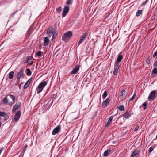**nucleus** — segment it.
I'll return each mask as SVG.
<instances>
[{
  "mask_svg": "<svg viewBox=\"0 0 157 157\" xmlns=\"http://www.w3.org/2000/svg\"><path fill=\"white\" fill-rule=\"evenodd\" d=\"M72 36V32L69 31L65 33L62 36V39L64 41H66L69 40Z\"/></svg>",
  "mask_w": 157,
  "mask_h": 157,
  "instance_id": "1",
  "label": "nucleus"
},
{
  "mask_svg": "<svg viewBox=\"0 0 157 157\" xmlns=\"http://www.w3.org/2000/svg\"><path fill=\"white\" fill-rule=\"evenodd\" d=\"M47 84V82L45 81L42 82L39 84L38 87L36 89L37 93H40L42 91L44 88L46 86Z\"/></svg>",
  "mask_w": 157,
  "mask_h": 157,
  "instance_id": "2",
  "label": "nucleus"
},
{
  "mask_svg": "<svg viewBox=\"0 0 157 157\" xmlns=\"http://www.w3.org/2000/svg\"><path fill=\"white\" fill-rule=\"evenodd\" d=\"M157 95V91L154 90L150 92L148 97V100L149 101H151L154 100Z\"/></svg>",
  "mask_w": 157,
  "mask_h": 157,
  "instance_id": "3",
  "label": "nucleus"
},
{
  "mask_svg": "<svg viewBox=\"0 0 157 157\" xmlns=\"http://www.w3.org/2000/svg\"><path fill=\"white\" fill-rule=\"evenodd\" d=\"M121 53L122 52H121L118 55L117 59L115 62V64L120 65V63L121 61V60L123 59V57L122 55L121 54Z\"/></svg>",
  "mask_w": 157,
  "mask_h": 157,
  "instance_id": "4",
  "label": "nucleus"
},
{
  "mask_svg": "<svg viewBox=\"0 0 157 157\" xmlns=\"http://www.w3.org/2000/svg\"><path fill=\"white\" fill-rule=\"evenodd\" d=\"M54 33H56L55 29L50 27L48 29L47 32V34L48 37H51Z\"/></svg>",
  "mask_w": 157,
  "mask_h": 157,
  "instance_id": "5",
  "label": "nucleus"
},
{
  "mask_svg": "<svg viewBox=\"0 0 157 157\" xmlns=\"http://www.w3.org/2000/svg\"><path fill=\"white\" fill-rule=\"evenodd\" d=\"M21 112L20 110L17 111L15 113L13 118L14 120L17 121L20 119Z\"/></svg>",
  "mask_w": 157,
  "mask_h": 157,
  "instance_id": "6",
  "label": "nucleus"
},
{
  "mask_svg": "<svg viewBox=\"0 0 157 157\" xmlns=\"http://www.w3.org/2000/svg\"><path fill=\"white\" fill-rule=\"evenodd\" d=\"M69 6H66L64 7L63 11L62 13V17H64L66 15L69 11Z\"/></svg>",
  "mask_w": 157,
  "mask_h": 157,
  "instance_id": "7",
  "label": "nucleus"
},
{
  "mask_svg": "<svg viewBox=\"0 0 157 157\" xmlns=\"http://www.w3.org/2000/svg\"><path fill=\"white\" fill-rule=\"evenodd\" d=\"M88 35L87 32L84 33L81 37V38L78 42V45H79L86 39Z\"/></svg>",
  "mask_w": 157,
  "mask_h": 157,
  "instance_id": "8",
  "label": "nucleus"
},
{
  "mask_svg": "<svg viewBox=\"0 0 157 157\" xmlns=\"http://www.w3.org/2000/svg\"><path fill=\"white\" fill-rule=\"evenodd\" d=\"M21 102H19L17 104H16L13 108L12 112L13 113H14L19 107H21Z\"/></svg>",
  "mask_w": 157,
  "mask_h": 157,
  "instance_id": "9",
  "label": "nucleus"
},
{
  "mask_svg": "<svg viewBox=\"0 0 157 157\" xmlns=\"http://www.w3.org/2000/svg\"><path fill=\"white\" fill-rule=\"evenodd\" d=\"M24 75V71L23 70H22L18 73L16 77L17 79H20L21 78H23Z\"/></svg>",
  "mask_w": 157,
  "mask_h": 157,
  "instance_id": "10",
  "label": "nucleus"
},
{
  "mask_svg": "<svg viewBox=\"0 0 157 157\" xmlns=\"http://www.w3.org/2000/svg\"><path fill=\"white\" fill-rule=\"evenodd\" d=\"M109 102L110 100L109 98H107L102 103L101 105L102 108H105L108 106L109 105Z\"/></svg>",
  "mask_w": 157,
  "mask_h": 157,
  "instance_id": "11",
  "label": "nucleus"
},
{
  "mask_svg": "<svg viewBox=\"0 0 157 157\" xmlns=\"http://www.w3.org/2000/svg\"><path fill=\"white\" fill-rule=\"evenodd\" d=\"M60 125H58L53 130L52 132V134L54 135L60 131Z\"/></svg>",
  "mask_w": 157,
  "mask_h": 157,
  "instance_id": "12",
  "label": "nucleus"
},
{
  "mask_svg": "<svg viewBox=\"0 0 157 157\" xmlns=\"http://www.w3.org/2000/svg\"><path fill=\"white\" fill-rule=\"evenodd\" d=\"M120 66V65H118L117 64H114V70L113 72V74L114 75H116L117 74V73L118 72V70L119 69Z\"/></svg>",
  "mask_w": 157,
  "mask_h": 157,
  "instance_id": "13",
  "label": "nucleus"
},
{
  "mask_svg": "<svg viewBox=\"0 0 157 157\" xmlns=\"http://www.w3.org/2000/svg\"><path fill=\"white\" fill-rule=\"evenodd\" d=\"M79 66H77L76 67H75L73 70L71 72V74H75L77 73L79 71Z\"/></svg>",
  "mask_w": 157,
  "mask_h": 157,
  "instance_id": "14",
  "label": "nucleus"
},
{
  "mask_svg": "<svg viewBox=\"0 0 157 157\" xmlns=\"http://www.w3.org/2000/svg\"><path fill=\"white\" fill-rule=\"evenodd\" d=\"M113 117L114 116H111L109 117V118L106 124V125L105 126L106 127H108L111 123Z\"/></svg>",
  "mask_w": 157,
  "mask_h": 157,
  "instance_id": "15",
  "label": "nucleus"
},
{
  "mask_svg": "<svg viewBox=\"0 0 157 157\" xmlns=\"http://www.w3.org/2000/svg\"><path fill=\"white\" fill-rule=\"evenodd\" d=\"M32 81V78H31L26 82L24 86V89H26L27 88L29 85L30 83Z\"/></svg>",
  "mask_w": 157,
  "mask_h": 157,
  "instance_id": "16",
  "label": "nucleus"
},
{
  "mask_svg": "<svg viewBox=\"0 0 157 157\" xmlns=\"http://www.w3.org/2000/svg\"><path fill=\"white\" fill-rule=\"evenodd\" d=\"M33 29L32 27H30L27 31V37L29 38L30 35L33 33Z\"/></svg>",
  "mask_w": 157,
  "mask_h": 157,
  "instance_id": "17",
  "label": "nucleus"
},
{
  "mask_svg": "<svg viewBox=\"0 0 157 157\" xmlns=\"http://www.w3.org/2000/svg\"><path fill=\"white\" fill-rule=\"evenodd\" d=\"M44 45L45 46L47 45L49 43V39L48 37H45L44 38Z\"/></svg>",
  "mask_w": 157,
  "mask_h": 157,
  "instance_id": "18",
  "label": "nucleus"
},
{
  "mask_svg": "<svg viewBox=\"0 0 157 157\" xmlns=\"http://www.w3.org/2000/svg\"><path fill=\"white\" fill-rule=\"evenodd\" d=\"M111 151V149L109 148L107 150H106L104 153V155L105 156H107L110 153Z\"/></svg>",
  "mask_w": 157,
  "mask_h": 157,
  "instance_id": "19",
  "label": "nucleus"
},
{
  "mask_svg": "<svg viewBox=\"0 0 157 157\" xmlns=\"http://www.w3.org/2000/svg\"><path fill=\"white\" fill-rule=\"evenodd\" d=\"M31 57L29 56L27 57L23 60V62L24 63H28L31 59Z\"/></svg>",
  "mask_w": 157,
  "mask_h": 157,
  "instance_id": "20",
  "label": "nucleus"
},
{
  "mask_svg": "<svg viewBox=\"0 0 157 157\" xmlns=\"http://www.w3.org/2000/svg\"><path fill=\"white\" fill-rule=\"evenodd\" d=\"M140 153L139 151L138 150H135L131 155L130 157H134Z\"/></svg>",
  "mask_w": 157,
  "mask_h": 157,
  "instance_id": "21",
  "label": "nucleus"
},
{
  "mask_svg": "<svg viewBox=\"0 0 157 157\" xmlns=\"http://www.w3.org/2000/svg\"><path fill=\"white\" fill-rule=\"evenodd\" d=\"M14 72L13 71L9 72V77L10 79H12L14 76Z\"/></svg>",
  "mask_w": 157,
  "mask_h": 157,
  "instance_id": "22",
  "label": "nucleus"
},
{
  "mask_svg": "<svg viewBox=\"0 0 157 157\" xmlns=\"http://www.w3.org/2000/svg\"><path fill=\"white\" fill-rule=\"evenodd\" d=\"M142 13V10H138L136 13V16L139 17Z\"/></svg>",
  "mask_w": 157,
  "mask_h": 157,
  "instance_id": "23",
  "label": "nucleus"
},
{
  "mask_svg": "<svg viewBox=\"0 0 157 157\" xmlns=\"http://www.w3.org/2000/svg\"><path fill=\"white\" fill-rule=\"evenodd\" d=\"M56 12L58 13H60L62 11V8L61 7L59 6L56 9Z\"/></svg>",
  "mask_w": 157,
  "mask_h": 157,
  "instance_id": "24",
  "label": "nucleus"
},
{
  "mask_svg": "<svg viewBox=\"0 0 157 157\" xmlns=\"http://www.w3.org/2000/svg\"><path fill=\"white\" fill-rule=\"evenodd\" d=\"M26 75H27L28 76H30L31 74V72L30 71V70L29 68H28L26 70Z\"/></svg>",
  "mask_w": 157,
  "mask_h": 157,
  "instance_id": "25",
  "label": "nucleus"
},
{
  "mask_svg": "<svg viewBox=\"0 0 157 157\" xmlns=\"http://www.w3.org/2000/svg\"><path fill=\"white\" fill-rule=\"evenodd\" d=\"M130 116L128 113V112H126L125 113L124 117L126 119H128L130 117Z\"/></svg>",
  "mask_w": 157,
  "mask_h": 157,
  "instance_id": "26",
  "label": "nucleus"
},
{
  "mask_svg": "<svg viewBox=\"0 0 157 157\" xmlns=\"http://www.w3.org/2000/svg\"><path fill=\"white\" fill-rule=\"evenodd\" d=\"M108 95V94L106 91H105L102 95V98L103 99L105 98Z\"/></svg>",
  "mask_w": 157,
  "mask_h": 157,
  "instance_id": "27",
  "label": "nucleus"
},
{
  "mask_svg": "<svg viewBox=\"0 0 157 157\" xmlns=\"http://www.w3.org/2000/svg\"><path fill=\"white\" fill-rule=\"evenodd\" d=\"M136 95V92H135L134 94H133L132 97L129 100L130 101H132L135 98Z\"/></svg>",
  "mask_w": 157,
  "mask_h": 157,
  "instance_id": "28",
  "label": "nucleus"
},
{
  "mask_svg": "<svg viewBox=\"0 0 157 157\" xmlns=\"http://www.w3.org/2000/svg\"><path fill=\"white\" fill-rule=\"evenodd\" d=\"M73 0H68L66 2V4L67 5H71L72 3Z\"/></svg>",
  "mask_w": 157,
  "mask_h": 157,
  "instance_id": "29",
  "label": "nucleus"
},
{
  "mask_svg": "<svg viewBox=\"0 0 157 157\" xmlns=\"http://www.w3.org/2000/svg\"><path fill=\"white\" fill-rule=\"evenodd\" d=\"M0 117H6V115L5 113V112H0Z\"/></svg>",
  "mask_w": 157,
  "mask_h": 157,
  "instance_id": "30",
  "label": "nucleus"
},
{
  "mask_svg": "<svg viewBox=\"0 0 157 157\" xmlns=\"http://www.w3.org/2000/svg\"><path fill=\"white\" fill-rule=\"evenodd\" d=\"M126 92V91L125 90L123 89V90L120 94V96L121 97H123L124 96V95Z\"/></svg>",
  "mask_w": 157,
  "mask_h": 157,
  "instance_id": "31",
  "label": "nucleus"
},
{
  "mask_svg": "<svg viewBox=\"0 0 157 157\" xmlns=\"http://www.w3.org/2000/svg\"><path fill=\"white\" fill-rule=\"evenodd\" d=\"M42 52L41 51H39L36 52V55L37 56L40 57L41 56Z\"/></svg>",
  "mask_w": 157,
  "mask_h": 157,
  "instance_id": "32",
  "label": "nucleus"
},
{
  "mask_svg": "<svg viewBox=\"0 0 157 157\" xmlns=\"http://www.w3.org/2000/svg\"><path fill=\"white\" fill-rule=\"evenodd\" d=\"M152 74H157V68H155L152 71Z\"/></svg>",
  "mask_w": 157,
  "mask_h": 157,
  "instance_id": "33",
  "label": "nucleus"
},
{
  "mask_svg": "<svg viewBox=\"0 0 157 157\" xmlns=\"http://www.w3.org/2000/svg\"><path fill=\"white\" fill-rule=\"evenodd\" d=\"M3 102L5 104H6L8 102L7 98L5 97L3 99Z\"/></svg>",
  "mask_w": 157,
  "mask_h": 157,
  "instance_id": "34",
  "label": "nucleus"
},
{
  "mask_svg": "<svg viewBox=\"0 0 157 157\" xmlns=\"http://www.w3.org/2000/svg\"><path fill=\"white\" fill-rule=\"evenodd\" d=\"M147 104V102H145L142 104V105L141 106H144V109L145 110L146 109Z\"/></svg>",
  "mask_w": 157,
  "mask_h": 157,
  "instance_id": "35",
  "label": "nucleus"
},
{
  "mask_svg": "<svg viewBox=\"0 0 157 157\" xmlns=\"http://www.w3.org/2000/svg\"><path fill=\"white\" fill-rule=\"evenodd\" d=\"M118 109L120 110L121 111H124V106L122 105L120 106L119 107Z\"/></svg>",
  "mask_w": 157,
  "mask_h": 157,
  "instance_id": "36",
  "label": "nucleus"
},
{
  "mask_svg": "<svg viewBox=\"0 0 157 157\" xmlns=\"http://www.w3.org/2000/svg\"><path fill=\"white\" fill-rule=\"evenodd\" d=\"M9 96L10 97V98L13 101H14L15 100V97L13 95L10 94L9 95Z\"/></svg>",
  "mask_w": 157,
  "mask_h": 157,
  "instance_id": "37",
  "label": "nucleus"
},
{
  "mask_svg": "<svg viewBox=\"0 0 157 157\" xmlns=\"http://www.w3.org/2000/svg\"><path fill=\"white\" fill-rule=\"evenodd\" d=\"M57 33L56 34V33H54L52 35V41L57 36Z\"/></svg>",
  "mask_w": 157,
  "mask_h": 157,
  "instance_id": "38",
  "label": "nucleus"
},
{
  "mask_svg": "<svg viewBox=\"0 0 157 157\" xmlns=\"http://www.w3.org/2000/svg\"><path fill=\"white\" fill-rule=\"evenodd\" d=\"M154 148L155 147H150L149 148L148 152L150 153H151L152 151Z\"/></svg>",
  "mask_w": 157,
  "mask_h": 157,
  "instance_id": "39",
  "label": "nucleus"
},
{
  "mask_svg": "<svg viewBox=\"0 0 157 157\" xmlns=\"http://www.w3.org/2000/svg\"><path fill=\"white\" fill-rule=\"evenodd\" d=\"M148 1V0H146L145 1H144L143 3L142 4L141 6H144L147 3V2Z\"/></svg>",
  "mask_w": 157,
  "mask_h": 157,
  "instance_id": "40",
  "label": "nucleus"
},
{
  "mask_svg": "<svg viewBox=\"0 0 157 157\" xmlns=\"http://www.w3.org/2000/svg\"><path fill=\"white\" fill-rule=\"evenodd\" d=\"M146 63H147L148 64H150V58L149 57L148 58H147L146 59Z\"/></svg>",
  "mask_w": 157,
  "mask_h": 157,
  "instance_id": "41",
  "label": "nucleus"
},
{
  "mask_svg": "<svg viewBox=\"0 0 157 157\" xmlns=\"http://www.w3.org/2000/svg\"><path fill=\"white\" fill-rule=\"evenodd\" d=\"M139 128V125L138 124L136 125V127L135 129V131H137Z\"/></svg>",
  "mask_w": 157,
  "mask_h": 157,
  "instance_id": "42",
  "label": "nucleus"
},
{
  "mask_svg": "<svg viewBox=\"0 0 157 157\" xmlns=\"http://www.w3.org/2000/svg\"><path fill=\"white\" fill-rule=\"evenodd\" d=\"M156 56H157V51L153 55V57H155Z\"/></svg>",
  "mask_w": 157,
  "mask_h": 157,
  "instance_id": "43",
  "label": "nucleus"
},
{
  "mask_svg": "<svg viewBox=\"0 0 157 157\" xmlns=\"http://www.w3.org/2000/svg\"><path fill=\"white\" fill-rule=\"evenodd\" d=\"M157 66V60L155 61L154 64V67H156Z\"/></svg>",
  "mask_w": 157,
  "mask_h": 157,
  "instance_id": "44",
  "label": "nucleus"
},
{
  "mask_svg": "<svg viewBox=\"0 0 157 157\" xmlns=\"http://www.w3.org/2000/svg\"><path fill=\"white\" fill-rule=\"evenodd\" d=\"M33 61H30L29 63V64L30 65H32L33 64Z\"/></svg>",
  "mask_w": 157,
  "mask_h": 157,
  "instance_id": "45",
  "label": "nucleus"
},
{
  "mask_svg": "<svg viewBox=\"0 0 157 157\" xmlns=\"http://www.w3.org/2000/svg\"><path fill=\"white\" fill-rule=\"evenodd\" d=\"M17 11H15V12H14V13H13L12 14H11V15L12 16H13L17 12Z\"/></svg>",
  "mask_w": 157,
  "mask_h": 157,
  "instance_id": "46",
  "label": "nucleus"
},
{
  "mask_svg": "<svg viewBox=\"0 0 157 157\" xmlns=\"http://www.w3.org/2000/svg\"><path fill=\"white\" fill-rule=\"evenodd\" d=\"M28 146L27 145H26L24 146V147L25 149H26L27 147Z\"/></svg>",
  "mask_w": 157,
  "mask_h": 157,
  "instance_id": "47",
  "label": "nucleus"
},
{
  "mask_svg": "<svg viewBox=\"0 0 157 157\" xmlns=\"http://www.w3.org/2000/svg\"><path fill=\"white\" fill-rule=\"evenodd\" d=\"M156 138H157V135H156Z\"/></svg>",
  "mask_w": 157,
  "mask_h": 157,
  "instance_id": "48",
  "label": "nucleus"
},
{
  "mask_svg": "<svg viewBox=\"0 0 157 157\" xmlns=\"http://www.w3.org/2000/svg\"><path fill=\"white\" fill-rule=\"evenodd\" d=\"M156 58L157 59V56Z\"/></svg>",
  "mask_w": 157,
  "mask_h": 157,
  "instance_id": "49",
  "label": "nucleus"
}]
</instances>
